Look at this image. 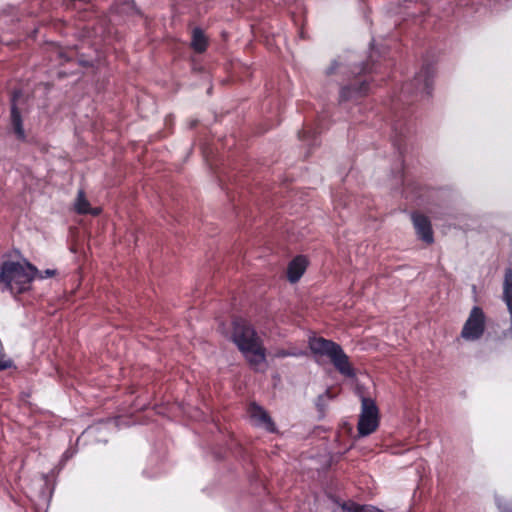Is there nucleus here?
<instances>
[{
    "label": "nucleus",
    "mask_w": 512,
    "mask_h": 512,
    "mask_svg": "<svg viewBox=\"0 0 512 512\" xmlns=\"http://www.w3.org/2000/svg\"><path fill=\"white\" fill-rule=\"evenodd\" d=\"M299 138L306 142L308 146L318 145V138L314 130H303L299 132Z\"/></svg>",
    "instance_id": "19"
},
{
    "label": "nucleus",
    "mask_w": 512,
    "mask_h": 512,
    "mask_svg": "<svg viewBox=\"0 0 512 512\" xmlns=\"http://www.w3.org/2000/svg\"><path fill=\"white\" fill-rule=\"evenodd\" d=\"M435 76L434 63L424 60L421 69L414 78L402 85L399 102L409 104L414 101L429 98L432 95Z\"/></svg>",
    "instance_id": "4"
},
{
    "label": "nucleus",
    "mask_w": 512,
    "mask_h": 512,
    "mask_svg": "<svg viewBox=\"0 0 512 512\" xmlns=\"http://www.w3.org/2000/svg\"><path fill=\"white\" fill-rule=\"evenodd\" d=\"M231 320L237 321V320H242V319H241V318H239V317H234V318H232Z\"/></svg>",
    "instance_id": "26"
},
{
    "label": "nucleus",
    "mask_w": 512,
    "mask_h": 512,
    "mask_svg": "<svg viewBox=\"0 0 512 512\" xmlns=\"http://www.w3.org/2000/svg\"><path fill=\"white\" fill-rule=\"evenodd\" d=\"M471 291H472V298L474 300V302H478V292H477V286L475 284H473L471 286Z\"/></svg>",
    "instance_id": "23"
},
{
    "label": "nucleus",
    "mask_w": 512,
    "mask_h": 512,
    "mask_svg": "<svg viewBox=\"0 0 512 512\" xmlns=\"http://www.w3.org/2000/svg\"><path fill=\"white\" fill-rule=\"evenodd\" d=\"M191 47L197 53H203L207 48V39L199 27H195L192 31Z\"/></svg>",
    "instance_id": "13"
},
{
    "label": "nucleus",
    "mask_w": 512,
    "mask_h": 512,
    "mask_svg": "<svg viewBox=\"0 0 512 512\" xmlns=\"http://www.w3.org/2000/svg\"><path fill=\"white\" fill-rule=\"evenodd\" d=\"M29 113L28 99L21 90H14L10 99V126L19 141H26L23 118Z\"/></svg>",
    "instance_id": "6"
},
{
    "label": "nucleus",
    "mask_w": 512,
    "mask_h": 512,
    "mask_svg": "<svg viewBox=\"0 0 512 512\" xmlns=\"http://www.w3.org/2000/svg\"><path fill=\"white\" fill-rule=\"evenodd\" d=\"M116 9L118 13L128 16L141 15V11L134 0H124L116 6Z\"/></svg>",
    "instance_id": "15"
},
{
    "label": "nucleus",
    "mask_w": 512,
    "mask_h": 512,
    "mask_svg": "<svg viewBox=\"0 0 512 512\" xmlns=\"http://www.w3.org/2000/svg\"><path fill=\"white\" fill-rule=\"evenodd\" d=\"M55 274H56V270H54V269H45L43 271L38 270L36 277H38L40 279H46V278H50V277L54 276Z\"/></svg>",
    "instance_id": "21"
},
{
    "label": "nucleus",
    "mask_w": 512,
    "mask_h": 512,
    "mask_svg": "<svg viewBox=\"0 0 512 512\" xmlns=\"http://www.w3.org/2000/svg\"><path fill=\"white\" fill-rule=\"evenodd\" d=\"M373 57L374 55L371 53L369 62L357 61L355 53L347 52L331 61L330 66L325 70V74L331 76L335 73H339L348 81L346 84H340L339 104L348 101H357L367 95L370 84L366 79L358 78V76L368 72L378 71V66Z\"/></svg>",
    "instance_id": "1"
},
{
    "label": "nucleus",
    "mask_w": 512,
    "mask_h": 512,
    "mask_svg": "<svg viewBox=\"0 0 512 512\" xmlns=\"http://www.w3.org/2000/svg\"><path fill=\"white\" fill-rule=\"evenodd\" d=\"M473 3H479L488 6L492 10H502L508 8L512 4V0H473Z\"/></svg>",
    "instance_id": "16"
},
{
    "label": "nucleus",
    "mask_w": 512,
    "mask_h": 512,
    "mask_svg": "<svg viewBox=\"0 0 512 512\" xmlns=\"http://www.w3.org/2000/svg\"><path fill=\"white\" fill-rule=\"evenodd\" d=\"M502 300L506 304L510 320H512V268L505 269Z\"/></svg>",
    "instance_id": "11"
},
{
    "label": "nucleus",
    "mask_w": 512,
    "mask_h": 512,
    "mask_svg": "<svg viewBox=\"0 0 512 512\" xmlns=\"http://www.w3.org/2000/svg\"><path fill=\"white\" fill-rule=\"evenodd\" d=\"M483 331V322H466L461 335L464 339L472 341L480 337Z\"/></svg>",
    "instance_id": "12"
},
{
    "label": "nucleus",
    "mask_w": 512,
    "mask_h": 512,
    "mask_svg": "<svg viewBox=\"0 0 512 512\" xmlns=\"http://www.w3.org/2000/svg\"><path fill=\"white\" fill-rule=\"evenodd\" d=\"M343 512H382L372 506H361L353 502L344 503L342 505Z\"/></svg>",
    "instance_id": "18"
},
{
    "label": "nucleus",
    "mask_w": 512,
    "mask_h": 512,
    "mask_svg": "<svg viewBox=\"0 0 512 512\" xmlns=\"http://www.w3.org/2000/svg\"><path fill=\"white\" fill-rule=\"evenodd\" d=\"M232 340L243 353L249 365L256 371H264L267 367L265 348L255 330L246 322H230Z\"/></svg>",
    "instance_id": "2"
},
{
    "label": "nucleus",
    "mask_w": 512,
    "mask_h": 512,
    "mask_svg": "<svg viewBox=\"0 0 512 512\" xmlns=\"http://www.w3.org/2000/svg\"><path fill=\"white\" fill-rule=\"evenodd\" d=\"M467 320H485V314L479 306H473Z\"/></svg>",
    "instance_id": "20"
},
{
    "label": "nucleus",
    "mask_w": 512,
    "mask_h": 512,
    "mask_svg": "<svg viewBox=\"0 0 512 512\" xmlns=\"http://www.w3.org/2000/svg\"><path fill=\"white\" fill-rule=\"evenodd\" d=\"M91 214L93 215H98L99 213V210L98 209H94L93 211L90 212Z\"/></svg>",
    "instance_id": "25"
},
{
    "label": "nucleus",
    "mask_w": 512,
    "mask_h": 512,
    "mask_svg": "<svg viewBox=\"0 0 512 512\" xmlns=\"http://www.w3.org/2000/svg\"><path fill=\"white\" fill-rule=\"evenodd\" d=\"M307 267V260L304 256H296L288 265L287 277L291 283L300 280Z\"/></svg>",
    "instance_id": "10"
},
{
    "label": "nucleus",
    "mask_w": 512,
    "mask_h": 512,
    "mask_svg": "<svg viewBox=\"0 0 512 512\" xmlns=\"http://www.w3.org/2000/svg\"><path fill=\"white\" fill-rule=\"evenodd\" d=\"M498 506L500 509L503 510V512H512V508L509 511H505L504 507L502 506V504L500 502H498Z\"/></svg>",
    "instance_id": "24"
},
{
    "label": "nucleus",
    "mask_w": 512,
    "mask_h": 512,
    "mask_svg": "<svg viewBox=\"0 0 512 512\" xmlns=\"http://www.w3.org/2000/svg\"><path fill=\"white\" fill-rule=\"evenodd\" d=\"M379 425V412L374 401L362 398V409L358 421V433L367 436L376 431Z\"/></svg>",
    "instance_id": "7"
},
{
    "label": "nucleus",
    "mask_w": 512,
    "mask_h": 512,
    "mask_svg": "<svg viewBox=\"0 0 512 512\" xmlns=\"http://www.w3.org/2000/svg\"><path fill=\"white\" fill-rule=\"evenodd\" d=\"M75 211L78 214H87L90 212V203L85 197V193L83 190H79L77 194V198L74 204Z\"/></svg>",
    "instance_id": "17"
},
{
    "label": "nucleus",
    "mask_w": 512,
    "mask_h": 512,
    "mask_svg": "<svg viewBox=\"0 0 512 512\" xmlns=\"http://www.w3.org/2000/svg\"><path fill=\"white\" fill-rule=\"evenodd\" d=\"M409 132L408 128L403 127V124L400 121H397L393 124V145L397 149L399 155H402V142L401 139L406 137V133Z\"/></svg>",
    "instance_id": "14"
},
{
    "label": "nucleus",
    "mask_w": 512,
    "mask_h": 512,
    "mask_svg": "<svg viewBox=\"0 0 512 512\" xmlns=\"http://www.w3.org/2000/svg\"><path fill=\"white\" fill-rule=\"evenodd\" d=\"M12 361L10 359H6L4 357H0V370H4L10 368L12 366Z\"/></svg>",
    "instance_id": "22"
},
{
    "label": "nucleus",
    "mask_w": 512,
    "mask_h": 512,
    "mask_svg": "<svg viewBox=\"0 0 512 512\" xmlns=\"http://www.w3.org/2000/svg\"><path fill=\"white\" fill-rule=\"evenodd\" d=\"M38 269L25 262L6 261L1 266L0 284L3 289L12 294H21L30 289L33 279L36 277Z\"/></svg>",
    "instance_id": "3"
},
{
    "label": "nucleus",
    "mask_w": 512,
    "mask_h": 512,
    "mask_svg": "<svg viewBox=\"0 0 512 512\" xmlns=\"http://www.w3.org/2000/svg\"><path fill=\"white\" fill-rule=\"evenodd\" d=\"M309 343L314 353L329 357L341 374L347 377L354 376V371L350 366L348 357L339 345L321 337L312 338Z\"/></svg>",
    "instance_id": "5"
},
{
    "label": "nucleus",
    "mask_w": 512,
    "mask_h": 512,
    "mask_svg": "<svg viewBox=\"0 0 512 512\" xmlns=\"http://www.w3.org/2000/svg\"><path fill=\"white\" fill-rule=\"evenodd\" d=\"M410 219L418 239L427 245L433 244L434 233L430 219L426 215L417 211L410 213Z\"/></svg>",
    "instance_id": "8"
},
{
    "label": "nucleus",
    "mask_w": 512,
    "mask_h": 512,
    "mask_svg": "<svg viewBox=\"0 0 512 512\" xmlns=\"http://www.w3.org/2000/svg\"><path fill=\"white\" fill-rule=\"evenodd\" d=\"M248 414L255 425L263 427L270 432L275 431V425L272 419L262 407L252 403L249 406Z\"/></svg>",
    "instance_id": "9"
}]
</instances>
